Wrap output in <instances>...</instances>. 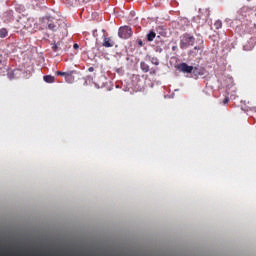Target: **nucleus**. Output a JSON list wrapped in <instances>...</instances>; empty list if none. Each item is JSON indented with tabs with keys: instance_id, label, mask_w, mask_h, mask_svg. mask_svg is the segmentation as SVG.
<instances>
[{
	"instance_id": "obj_3",
	"label": "nucleus",
	"mask_w": 256,
	"mask_h": 256,
	"mask_svg": "<svg viewBox=\"0 0 256 256\" xmlns=\"http://www.w3.org/2000/svg\"><path fill=\"white\" fill-rule=\"evenodd\" d=\"M118 37H120V39H130V37H133V29L131 26H121L118 30Z\"/></svg>"
},
{
	"instance_id": "obj_9",
	"label": "nucleus",
	"mask_w": 256,
	"mask_h": 256,
	"mask_svg": "<svg viewBox=\"0 0 256 256\" xmlns=\"http://www.w3.org/2000/svg\"><path fill=\"white\" fill-rule=\"evenodd\" d=\"M140 69L143 73H149V65L145 62L140 63Z\"/></svg>"
},
{
	"instance_id": "obj_10",
	"label": "nucleus",
	"mask_w": 256,
	"mask_h": 256,
	"mask_svg": "<svg viewBox=\"0 0 256 256\" xmlns=\"http://www.w3.org/2000/svg\"><path fill=\"white\" fill-rule=\"evenodd\" d=\"M43 79L46 83H55V77L51 75H46L43 77Z\"/></svg>"
},
{
	"instance_id": "obj_2",
	"label": "nucleus",
	"mask_w": 256,
	"mask_h": 256,
	"mask_svg": "<svg viewBox=\"0 0 256 256\" xmlns=\"http://www.w3.org/2000/svg\"><path fill=\"white\" fill-rule=\"evenodd\" d=\"M195 45V38L191 34H183L180 36V49H189Z\"/></svg>"
},
{
	"instance_id": "obj_11",
	"label": "nucleus",
	"mask_w": 256,
	"mask_h": 256,
	"mask_svg": "<svg viewBox=\"0 0 256 256\" xmlns=\"http://www.w3.org/2000/svg\"><path fill=\"white\" fill-rule=\"evenodd\" d=\"M157 37V34L154 31H150L147 34V41H153Z\"/></svg>"
},
{
	"instance_id": "obj_4",
	"label": "nucleus",
	"mask_w": 256,
	"mask_h": 256,
	"mask_svg": "<svg viewBox=\"0 0 256 256\" xmlns=\"http://www.w3.org/2000/svg\"><path fill=\"white\" fill-rule=\"evenodd\" d=\"M177 69L180 70L182 73H199V69L193 68V66H190L187 63L179 64Z\"/></svg>"
},
{
	"instance_id": "obj_6",
	"label": "nucleus",
	"mask_w": 256,
	"mask_h": 256,
	"mask_svg": "<svg viewBox=\"0 0 256 256\" xmlns=\"http://www.w3.org/2000/svg\"><path fill=\"white\" fill-rule=\"evenodd\" d=\"M73 73H75V71L66 72L65 81L67 83H73V81H75Z\"/></svg>"
},
{
	"instance_id": "obj_19",
	"label": "nucleus",
	"mask_w": 256,
	"mask_h": 256,
	"mask_svg": "<svg viewBox=\"0 0 256 256\" xmlns=\"http://www.w3.org/2000/svg\"><path fill=\"white\" fill-rule=\"evenodd\" d=\"M178 47L177 46H173L172 47V51H177Z\"/></svg>"
},
{
	"instance_id": "obj_7",
	"label": "nucleus",
	"mask_w": 256,
	"mask_h": 256,
	"mask_svg": "<svg viewBox=\"0 0 256 256\" xmlns=\"http://www.w3.org/2000/svg\"><path fill=\"white\" fill-rule=\"evenodd\" d=\"M102 45H103V47L109 48V47H113V45H115V43L113 41H111V38L105 37Z\"/></svg>"
},
{
	"instance_id": "obj_20",
	"label": "nucleus",
	"mask_w": 256,
	"mask_h": 256,
	"mask_svg": "<svg viewBox=\"0 0 256 256\" xmlns=\"http://www.w3.org/2000/svg\"><path fill=\"white\" fill-rule=\"evenodd\" d=\"M74 49H79V44H74Z\"/></svg>"
},
{
	"instance_id": "obj_8",
	"label": "nucleus",
	"mask_w": 256,
	"mask_h": 256,
	"mask_svg": "<svg viewBox=\"0 0 256 256\" xmlns=\"http://www.w3.org/2000/svg\"><path fill=\"white\" fill-rule=\"evenodd\" d=\"M9 35V30L7 28L0 29V39H5Z\"/></svg>"
},
{
	"instance_id": "obj_5",
	"label": "nucleus",
	"mask_w": 256,
	"mask_h": 256,
	"mask_svg": "<svg viewBox=\"0 0 256 256\" xmlns=\"http://www.w3.org/2000/svg\"><path fill=\"white\" fill-rule=\"evenodd\" d=\"M196 51H203V40H201V44L195 46L192 50L189 51V55H197Z\"/></svg>"
},
{
	"instance_id": "obj_15",
	"label": "nucleus",
	"mask_w": 256,
	"mask_h": 256,
	"mask_svg": "<svg viewBox=\"0 0 256 256\" xmlns=\"http://www.w3.org/2000/svg\"><path fill=\"white\" fill-rule=\"evenodd\" d=\"M139 47H143V40H138Z\"/></svg>"
},
{
	"instance_id": "obj_1",
	"label": "nucleus",
	"mask_w": 256,
	"mask_h": 256,
	"mask_svg": "<svg viewBox=\"0 0 256 256\" xmlns=\"http://www.w3.org/2000/svg\"><path fill=\"white\" fill-rule=\"evenodd\" d=\"M42 25L49 31H67V23L61 19H56L53 16H45L42 18Z\"/></svg>"
},
{
	"instance_id": "obj_16",
	"label": "nucleus",
	"mask_w": 256,
	"mask_h": 256,
	"mask_svg": "<svg viewBox=\"0 0 256 256\" xmlns=\"http://www.w3.org/2000/svg\"><path fill=\"white\" fill-rule=\"evenodd\" d=\"M223 103H224V105H227V103H229V98H225V99L223 100Z\"/></svg>"
},
{
	"instance_id": "obj_21",
	"label": "nucleus",
	"mask_w": 256,
	"mask_h": 256,
	"mask_svg": "<svg viewBox=\"0 0 256 256\" xmlns=\"http://www.w3.org/2000/svg\"><path fill=\"white\" fill-rule=\"evenodd\" d=\"M53 51H57V46L56 44L52 47Z\"/></svg>"
},
{
	"instance_id": "obj_18",
	"label": "nucleus",
	"mask_w": 256,
	"mask_h": 256,
	"mask_svg": "<svg viewBox=\"0 0 256 256\" xmlns=\"http://www.w3.org/2000/svg\"><path fill=\"white\" fill-rule=\"evenodd\" d=\"M88 70L90 73H93V71H95V69L93 67H90Z\"/></svg>"
},
{
	"instance_id": "obj_22",
	"label": "nucleus",
	"mask_w": 256,
	"mask_h": 256,
	"mask_svg": "<svg viewBox=\"0 0 256 256\" xmlns=\"http://www.w3.org/2000/svg\"><path fill=\"white\" fill-rule=\"evenodd\" d=\"M161 51H163V49L160 48V53H161Z\"/></svg>"
},
{
	"instance_id": "obj_14",
	"label": "nucleus",
	"mask_w": 256,
	"mask_h": 256,
	"mask_svg": "<svg viewBox=\"0 0 256 256\" xmlns=\"http://www.w3.org/2000/svg\"><path fill=\"white\" fill-rule=\"evenodd\" d=\"M56 75H59L61 77H65L67 75V72H61V71H57Z\"/></svg>"
},
{
	"instance_id": "obj_17",
	"label": "nucleus",
	"mask_w": 256,
	"mask_h": 256,
	"mask_svg": "<svg viewBox=\"0 0 256 256\" xmlns=\"http://www.w3.org/2000/svg\"><path fill=\"white\" fill-rule=\"evenodd\" d=\"M157 73V70H151L150 75H155Z\"/></svg>"
},
{
	"instance_id": "obj_13",
	"label": "nucleus",
	"mask_w": 256,
	"mask_h": 256,
	"mask_svg": "<svg viewBox=\"0 0 256 256\" xmlns=\"http://www.w3.org/2000/svg\"><path fill=\"white\" fill-rule=\"evenodd\" d=\"M214 27H215V29H221V27H223V22L221 20H217L214 23Z\"/></svg>"
},
{
	"instance_id": "obj_12",
	"label": "nucleus",
	"mask_w": 256,
	"mask_h": 256,
	"mask_svg": "<svg viewBox=\"0 0 256 256\" xmlns=\"http://www.w3.org/2000/svg\"><path fill=\"white\" fill-rule=\"evenodd\" d=\"M149 60L152 63V65H159V58H157V57H150Z\"/></svg>"
}]
</instances>
